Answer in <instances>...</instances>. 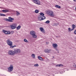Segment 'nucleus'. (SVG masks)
Wrapping results in <instances>:
<instances>
[{"label":"nucleus","mask_w":76,"mask_h":76,"mask_svg":"<svg viewBox=\"0 0 76 76\" xmlns=\"http://www.w3.org/2000/svg\"><path fill=\"white\" fill-rule=\"evenodd\" d=\"M46 13L47 15H48L50 16L53 17L54 16V12L53 11L51 10H49L46 11Z\"/></svg>","instance_id":"nucleus-1"},{"label":"nucleus","mask_w":76,"mask_h":76,"mask_svg":"<svg viewBox=\"0 0 76 76\" xmlns=\"http://www.w3.org/2000/svg\"><path fill=\"white\" fill-rule=\"evenodd\" d=\"M8 19L5 18L4 19L5 20L7 21V22H13L14 20H15V19L13 18H12L11 17H10L8 18Z\"/></svg>","instance_id":"nucleus-2"},{"label":"nucleus","mask_w":76,"mask_h":76,"mask_svg":"<svg viewBox=\"0 0 76 76\" xmlns=\"http://www.w3.org/2000/svg\"><path fill=\"white\" fill-rule=\"evenodd\" d=\"M30 34L32 35L33 38H37V35H35V32L34 31H31L30 32Z\"/></svg>","instance_id":"nucleus-3"},{"label":"nucleus","mask_w":76,"mask_h":76,"mask_svg":"<svg viewBox=\"0 0 76 76\" xmlns=\"http://www.w3.org/2000/svg\"><path fill=\"white\" fill-rule=\"evenodd\" d=\"M72 28H68V31L69 32H71V31H73L75 28H76V26L74 24H73L72 25Z\"/></svg>","instance_id":"nucleus-4"},{"label":"nucleus","mask_w":76,"mask_h":76,"mask_svg":"<svg viewBox=\"0 0 76 76\" xmlns=\"http://www.w3.org/2000/svg\"><path fill=\"white\" fill-rule=\"evenodd\" d=\"M8 71L9 72H12L13 70V66L12 65H11L9 67L7 68Z\"/></svg>","instance_id":"nucleus-5"},{"label":"nucleus","mask_w":76,"mask_h":76,"mask_svg":"<svg viewBox=\"0 0 76 76\" xmlns=\"http://www.w3.org/2000/svg\"><path fill=\"white\" fill-rule=\"evenodd\" d=\"M7 43L8 45H9L11 47L13 46V42L10 41V40H8L7 41Z\"/></svg>","instance_id":"nucleus-6"},{"label":"nucleus","mask_w":76,"mask_h":76,"mask_svg":"<svg viewBox=\"0 0 76 76\" xmlns=\"http://www.w3.org/2000/svg\"><path fill=\"white\" fill-rule=\"evenodd\" d=\"M8 54L10 55V56H14L15 54V51H13L12 50H10L8 52Z\"/></svg>","instance_id":"nucleus-7"},{"label":"nucleus","mask_w":76,"mask_h":76,"mask_svg":"<svg viewBox=\"0 0 76 76\" xmlns=\"http://www.w3.org/2000/svg\"><path fill=\"white\" fill-rule=\"evenodd\" d=\"M14 52L15 54H19L20 53L21 50L19 49H14Z\"/></svg>","instance_id":"nucleus-8"},{"label":"nucleus","mask_w":76,"mask_h":76,"mask_svg":"<svg viewBox=\"0 0 76 76\" xmlns=\"http://www.w3.org/2000/svg\"><path fill=\"white\" fill-rule=\"evenodd\" d=\"M17 24L16 23H14L10 26V27L12 29H15L16 28Z\"/></svg>","instance_id":"nucleus-9"},{"label":"nucleus","mask_w":76,"mask_h":76,"mask_svg":"<svg viewBox=\"0 0 76 76\" xmlns=\"http://www.w3.org/2000/svg\"><path fill=\"white\" fill-rule=\"evenodd\" d=\"M2 32L3 33H4L5 34H6V35H9V34H10V32L9 31H6L4 29H3L2 30Z\"/></svg>","instance_id":"nucleus-10"},{"label":"nucleus","mask_w":76,"mask_h":76,"mask_svg":"<svg viewBox=\"0 0 76 76\" xmlns=\"http://www.w3.org/2000/svg\"><path fill=\"white\" fill-rule=\"evenodd\" d=\"M51 51V49H45L44 50V52L45 53H50Z\"/></svg>","instance_id":"nucleus-11"},{"label":"nucleus","mask_w":76,"mask_h":76,"mask_svg":"<svg viewBox=\"0 0 76 76\" xmlns=\"http://www.w3.org/2000/svg\"><path fill=\"white\" fill-rule=\"evenodd\" d=\"M34 3L37 4H38V5H39V4H41L40 1L38 0H36Z\"/></svg>","instance_id":"nucleus-12"},{"label":"nucleus","mask_w":76,"mask_h":76,"mask_svg":"<svg viewBox=\"0 0 76 76\" xmlns=\"http://www.w3.org/2000/svg\"><path fill=\"white\" fill-rule=\"evenodd\" d=\"M38 19L39 20H40V21H41V20H42L43 18H42V16H39L38 17Z\"/></svg>","instance_id":"nucleus-13"},{"label":"nucleus","mask_w":76,"mask_h":76,"mask_svg":"<svg viewBox=\"0 0 76 76\" xmlns=\"http://www.w3.org/2000/svg\"><path fill=\"white\" fill-rule=\"evenodd\" d=\"M38 58L39 60H40V61H44V59L42 57L40 56H38Z\"/></svg>","instance_id":"nucleus-14"},{"label":"nucleus","mask_w":76,"mask_h":76,"mask_svg":"<svg viewBox=\"0 0 76 76\" xmlns=\"http://www.w3.org/2000/svg\"><path fill=\"white\" fill-rule=\"evenodd\" d=\"M10 11V10L9 9H8L7 10H3L2 12H4V13H6V12H9Z\"/></svg>","instance_id":"nucleus-15"},{"label":"nucleus","mask_w":76,"mask_h":76,"mask_svg":"<svg viewBox=\"0 0 76 76\" xmlns=\"http://www.w3.org/2000/svg\"><path fill=\"white\" fill-rule=\"evenodd\" d=\"M53 47H54V48H57V46H58V45L57 44H53Z\"/></svg>","instance_id":"nucleus-16"},{"label":"nucleus","mask_w":76,"mask_h":76,"mask_svg":"<svg viewBox=\"0 0 76 76\" xmlns=\"http://www.w3.org/2000/svg\"><path fill=\"white\" fill-rule=\"evenodd\" d=\"M39 29L41 31V32H45V31L44 30V28H43L42 27L40 28Z\"/></svg>","instance_id":"nucleus-17"},{"label":"nucleus","mask_w":76,"mask_h":76,"mask_svg":"<svg viewBox=\"0 0 76 76\" xmlns=\"http://www.w3.org/2000/svg\"><path fill=\"white\" fill-rule=\"evenodd\" d=\"M21 28V26L20 25L18 26L17 28V30H19V29H20Z\"/></svg>","instance_id":"nucleus-18"},{"label":"nucleus","mask_w":76,"mask_h":76,"mask_svg":"<svg viewBox=\"0 0 76 76\" xmlns=\"http://www.w3.org/2000/svg\"><path fill=\"white\" fill-rule=\"evenodd\" d=\"M55 7H57V8H58V9H60V8H61V7H60V6L58 5H56L55 6Z\"/></svg>","instance_id":"nucleus-19"},{"label":"nucleus","mask_w":76,"mask_h":76,"mask_svg":"<svg viewBox=\"0 0 76 76\" xmlns=\"http://www.w3.org/2000/svg\"><path fill=\"white\" fill-rule=\"evenodd\" d=\"M31 57H33V58H35V54H32Z\"/></svg>","instance_id":"nucleus-20"},{"label":"nucleus","mask_w":76,"mask_h":76,"mask_svg":"<svg viewBox=\"0 0 76 76\" xmlns=\"http://www.w3.org/2000/svg\"><path fill=\"white\" fill-rule=\"evenodd\" d=\"M34 12L36 13H38L39 12V11H38V10H35Z\"/></svg>","instance_id":"nucleus-21"},{"label":"nucleus","mask_w":76,"mask_h":76,"mask_svg":"<svg viewBox=\"0 0 76 76\" xmlns=\"http://www.w3.org/2000/svg\"><path fill=\"white\" fill-rule=\"evenodd\" d=\"M45 18H46L44 16H42V19H43L42 20H44V19H45Z\"/></svg>","instance_id":"nucleus-22"},{"label":"nucleus","mask_w":76,"mask_h":76,"mask_svg":"<svg viewBox=\"0 0 76 76\" xmlns=\"http://www.w3.org/2000/svg\"><path fill=\"white\" fill-rule=\"evenodd\" d=\"M16 12H17L16 15L17 16H18V15H20V13L18 11H16Z\"/></svg>","instance_id":"nucleus-23"},{"label":"nucleus","mask_w":76,"mask_h":76,"mask_svg":"<svg viewBox=\"0 0 76 76\" xmlns=\"http://www.w3.org/2000/svg\"><path fill=\"white\" fill-rule=\"evenodd\" d=\"M0 16H6V15L0 13Z\"/></svg>","instance_id":"nucleus-24"},{"label":"nucleus","mask_w":76,"mask_h":76,"mask_svg":"<svg viewBox=\"0 0 76 76\" xmlns=\"http://www.w3.org/2000/svg\"><path fill=\"white\" fill-rule=\"evenodd\" d=\"M24 42H27V43L28 42V41L26 39H24Z\"/></svg>","instance_id":"nucleus-25"},{"label":"nucleus","mask_w":76,"mask_h":76,"mask_svg":"<svg viewBox=\"0 0 76 76\" xmlns=\"http://www.w3.org/2000/svg\"><path fill=\"white\" fill-rule=\"evenodd\" d=\"M34 66H35V67H38V66H39V65L38 64H36L34 65Z\"/></svg>","instance_id":"nucleus-26"},{"label":"nucleus","mask_w":76,"mask_h":76,"mask_svg":"<svg viewBox=\"0 0 76 76\" xmlns=\"http://www.w3.org/2000/svg\"><path fill=\"white\" fill-rule=\"evenodd\" d=\"M40 15H41V16H44V14L43 13H40Z\"/></svg>","instance_id":"nucleus-27"},{"label":"nucleus","mask_w":76,"mask_h":76,"mask_svg":"<svg viewBox=\"0 0 76 76\" xmlns=\"http://www.w3.org/2000/svg\"><path fill=\"white\" fill-rule=\"evenodd\" d=\"M63 66V65L61 64H59V67H62Z\"/></svg>","instance_id":"nucleus-28"},{"label":"nucleus","mask_w":76,"mask_h":76,"mask_svg":"<svg viewBox=\"0 0 76 76\" xmlns=\"http://www.w3.org/2000/svg\"><path fill=\"white\" fill-rule=\"evenodd\" d=\"M46 23H50V21L47 20L45 22Z\"/></svg>","instance_id":"nucleus-29"},{"label":"nucleus","mask_w":76,"mask_h":76,"mask_svg":"<svg viewBox=\"0 0 76 76\" xmlns=\"http://www.w3.org/2000/svg\"><path fill=\"white\" fill-rule=\"evenodd\" d=\"M55 25V26H57L58 25V23H55L54 24Z\"/></svg>","instance_id":"nucleus-30"},{"label":"nucleus","mask_w":76,"mask_h":76,"mask_svg":"<svg viewBox=\"0 0 76 76\" xmlns=\"http://www.w3.org/2000/svg\"><path fill=\"white\" fill-rule=\"evenodd\" d=\"M54 48L57 51H58V50L57 49V48Z\"/></svg>","instance_id":"nucleus-31"},{"label":"nucleus","mask_w":76,"mask_h":76,"mask_svg":"<svg viewBox=\"0 0 76 76\" xmlns=\"http://www.w3.org/2000/svg\"><path fill=\"white\" fill-rule=\"evenodd\" d=\"M56 67H59V64H57L56 65Z\"/></svg>","instance_id":"nucleus-32"},{"label":"nucleus","mask_w":76,"mask_h":76,"mask_svg":"<svg viewBox=\"0 0 76 76\" xmlns=\"http://www.w3.org/2000/svg\"><path fill=\"white\" fill-rule=\"evenodd\" d=\"M16 45H14L12 46V48H14V47H16Z\"/></svg>","instance_id":"nucleus-33"},{"label":"nucleus","mask_w":76,"mask_h":76,"mask_svg":"<svg viewBox=\"0 0 76 76\" xmlns=\"http://www.w3.org/2000/svg\"><path fill=\"white\" fill-rule=\"evenodd\" d=\"M74 33L75 34V35H76V30H75L74 31Z\"/></svg>","instance_id":"nucleus-34"},{"label":"nucleus","mask_w":76,"mask_h":76,"mask_svg":"<svg viewBox=\"0 0 76 76\" xmlns=\"http://www.w3.org/2000/svg\"><path fill=\"white\" fill-rule=\"evenodd\" d=\"M33 0V2H34V1H35V0Z\"/></svg>","instance_id":"nucleus-35"},{"label":"nucleus","mask_w":76,"mask_h":76,"mask_svg":"<svg viewBox=\"0 0 76 76\" xmlns=\"http://www.w3.org/2000/svg\"><path fill=\"white\" fill-rule=\"evenodd\" d=\"M46 44H49V42H46Z\"/></svg>","instance_id":"nucleus-36"},{"label":"nucleus","mask_w":76,"mask_h":76,"mask_svg":"<svg viewBox=\"0 0 76 76\" xmlns=\"http://www.w3.org/2000/svg\"><path fill=\"white\" fill-rule=\"evenodd\" d=\"M75 2H76V0H74Z\"/></svg>","instance_id":"nucleus-37"},{"label":"nucleus","mask_w":76,"mask_h":76,"mask_svg":"<svg viewBox=\"0 0 76 76\" xmlns=\"http://www.w3.org/2000/svg\"><path fill=\"white\" fill-rule=\"evenodd\" d=\"M53 58H54V57L53 56Z\"/></svg>","instance_id":"nucleus-38"},{"label":"nucleus","mask_w":76,"mask_h":76,"mask_svg":"<svg viewBox=\"0 0 76 76\" xmlns=\"http://www.w3.org/2000/svg\"><path fill=\"white\" fill-rule=\"evenodd\" d=\"M1 8V7H0V8Z\"/></svg>","instance_id":"nucleus-39"},{"label":"nucleus","mask_w":76,"mask_h":76,"mask_svg":"<svg viewBox=\"0 0 76 76\" xmlns=\"http://www.w3.org/2000/svg\"><path fill=\"white\" fill-rule=\"evenodd\" d=\"M58 53H59V52H58Z\"/></svg>","instance_id":"nucleus-40"},{"label":"nucleus","mask_w":76,"mask_h":76,"mask_svg":"<svg viewBox=\"0 0 76 76\" xmlns=\"http://www.w3.org/2000/svg\"><path fill=\"white\" fill-rule=\"evenodd\" d=\"M73 66H75L74 65H73Z\"/></svg>","instance_id":"nucleus-41"}]
</instances>
